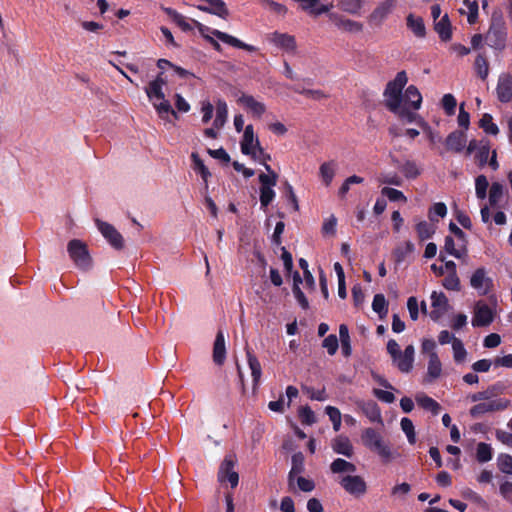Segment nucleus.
<instances>
[{
	"label": "nucleus",
	"instance_id": "64",
	"mask_svg": "<svg viewBox=\"0 0 512 512\" xmlns=\"http://www.w3.org/2000/svg\"><path fill=\"white\" fill-rule=\"evenodd\" d=\"M443 286L447 290L459 291L460 290V280L457 274H448L443 280Z\"/></svg>",
	"mask_w": 512,
	"mask_h": 512
},
{
	"label": "nucleus",
	"instance_id": "54",
	"mask_svg": "<svg viewBox=\"0 0 512 512\" xmlns=\"http://www.w3.org/2000/svg\"><path fill=\"white\" fill-rule=\"evenodd\" d=\"M453 357L455 362L461 363L466 359L467 351L460 339L453 340Z\"/></svg>",
	"mask_w": 512,
	"mask_h": 512
},
{
	"label": "nucleus",
	"instance_id": "58",
	"mask_svg": "<svg viewBox=\"0 0 512 512\" xmlns=\"http://www.w3.org/2000/svg\"><path fill=\"white\" fill-rule=\"evenodd\" d=\"M275 191L270 187H260V204L262 208H266L275 198Z\"/></svg>",
	"mask_w": 512,
	"mask_h": 512
},
{
	"label": "nucleus",
	"instance_id": "4",
	"mask_svg": "<svg viewBox=\"0 0 512 512\" xmlns=\"http://www.w3.org/2000/svg\"><path fill=\"white\" fill-rule=\"evenodd\" d=\"M192 23H193L194 27H196L198 29L199 33L201 34V36L204 39H205V36H209L207 33H211L217 39H219L220 41H222L232 47L243 49L248 52H255L257 50V48L255 46L246 44L243 41L239 40L238 38H236L228 33L222 32L217 29H211L210 27L205 26L204 24L200 23L197 20L192 19Z\"/></svg>",
	"mask_w": 512,
	"mask_h": 512
},
{
	"label": "nucleus",
	"instance_id": "49",
	"mask_svg": "<svg viewBox=\"0 0 512 512\" xmlns=\"http://www.w3.org/2000/svg\"><path fill=\"white\" fill-rule=\"evenodd\" d=\"M497 466L502 473L512 474V456L506 453L499 454Z\"/></svg>",
	"mask_w": 512,
	"mask_h": 512
},
{
	"label": "nucleus",
	"instance_id": "29",
	"mask_svg": "<svg viewBox=\"0 0 512 512\" xmlns=\"http://www.w3.org/2000/svg\"><path fill=\"white\" fill-rule=\"evenodd\" d=\"M361 409L371 422L383 423L380 408L375 401L363 402Z\"/></svg>",
	"mask_w": 512,
	"mask_h": 512
},
{
	"label": "nucleus",
	"instance_id": "3",
	"mask_svg": "<svg viewBox=\"0 0 512 512\" xmlns=\"http://www.w3.org/2000/svg\"><path fill=\"white\" fill-rule=\"evenodd\" d=\"M487 44L498 51L506 47L507 31L505 21L501 14L493 13L490 27L485 35Z\"/></svg>",
	"mask_w": 512,
	"mask_h": 512
},
{
	"label": "nucleus",
	"instance_id": "30",
	"mask_svg": "<svg viewBox=\"0 0 512 512\" xmlns=\"http://www.w3.org/2000/svg\"><path fill=\"white\" fill-rule=\"evenodd\" d=\"M442 372V365L436 352L429 354L427 377L428 381H433L440 377Z\"/></svg>",
	"mask_w": 512,
	"mask_h": 512
},
{
	"label": "nucleus",
	"instance_id": "41",
	"mask_svg": "<svg viewBox=\"0 0 512 512\" xmlns=\"http://www.w3.org/2000/svg\"><path fill=\"white\" fill-rule=\"evenodd\" d=\"M191 158L193 160L194 170L197 171L201 175V178L205 182V187L207 189L208 188V185H207L208 178L211 176L210 171L205 166L204 162L202 161V159L199 157V155L197 153H192Z\"/></svg>",
	"mask_w": 512,
	"mask_h": 512
},
{
	"label": "nucleus",
	"instance_id": "39",
	"mask_svg": "<svg viewBox=\"0 0 512 512\" xmlns=\"http://www.w3.org/2000/svg\"><path fill=\"white\" fill-rule=\"evenodd\" d=\"M414 249L415 246L411 241H406L403 246L396 247L393 252L395 262L397 264L402 263L409 254L414 252Z\"/></svg>",
	"mask_w": 512,
	"mask_h": 512
},
{
	"label": "nucleus",
	"instance_id": "47",
	"mask_svg": "<svg viewBox=\"0 0 512 512\" xmlns=\"http://www.w3.org/2000/svg\"><path fill=\"white\" fill-rule=\"evenodd\" d=\"M339 8L349 14H358L362 7V0H340Z\"/></svg>",
	"mask_w": 512,
	"mask_h": 512
},
{
	"label": "nucleus",
	"instance_id": "14",
	"mask_svg": "<svg viewBox=\"0 0 512 512\" xmlns=\"http://www.w3.org/2000/svg\"><path fill=\"white\" fill-rule=\"evenodd\" d=\"M494 320V313L487 304H478L475 308L472 325L474 327H485Z\"/></svg>",
	"mask_w": 512,
	"mask_h": 512
},
{
	"label": "nucleus",
	"instance_id": "17",
	"mask_svg": "<svg viewBox=\"0 0 512 512\" xmlns=\"http://www.w3.org/2000/svg\"><path fill=\"white\" fill-rule=\"evenodd\" d=\"M396 0H385L380 3L370 14L369 21L371 23L380 24L395 7Z\"/></svg>",
	"mask_w": 512,
	"mask_h": 512
},
{
	"label": "nucleus",
	"instance_id": "52",
	"mask_svg": "<svg viewBox=\"0 0 512 512\" xmlns=\"http://www.w3.org/2000/svg\"><path fill=\"white\" fill-rule=\"evenodd\" d=\"M441 104H442V108L444 109L445 113L448 116H452L455 114L457 101H456V98L454 97V95H452L450 93L445 94L442 97Z\"/></svg>",
	"mask_w": 512,
	"mask_h": 512
},
{
	"label": "nucleus",
	"instance_id": "34",
	"mask_svg": "<svg viewBox=\"0 0 512 512\" xmlns=\"http://www.w3.org/2000/svg\"><path fill=\"white\" fill-rule=\"evenodd\" d=\"M337 164L334 160L324 162L321 164L319 168V175L322 179V182L329 186L335 176Z\"/></svg>",
	"mask_w": 512,
	"mask_h": 512
},
{
	"label": "nucleus",
	"instance_id": "36",
	"mask_svg": "<svg viewBox=\"0 0 512 512\" xmlns=\"http://www.w3.org/2000/svg\"><path fill=\"white\" fill-rule=\"evenodd\" d=\"M356 469L357 468L353 463L348 462L342 458H337L330 464V470L333 474H340L345 472L354 473Z\"/></svg>",
	"mask_w": 512,
	"mask_h": 512
},
{
	"label": "nucleus",
	"instance_id": "9",
	"mask_svg": "<svg viewBox=\"0 0 512 512\" xmlns=\"http://www.w3.org/2000/svg\"><path fill=\"white\" fill-rule=\"evenodd\" d=\"M509 403V400L503 398L478 403L470 409V415L477 418L485 413L503 411L509 406Z\"/></svg>",
	"mask_w": 512,
	"mask_h": 512
},
{
	"label": "nucleus",
	"instance_id": "19",
	"mask_svg": "<svg viewBox=\"0 0 512 512\" xmlns=\"http://www.w3.org/2000/svg\"><path fill=\"white\" fill-rule=\"evenodd\" d=\"M505 386L501 382H496L487 387V389L483 391L476 392L470 396L471 401H485L490 400L499 394L503 393Z\"/></svg>",
	"mask_w": 512,
	"mask_h": 512
},
{
	"label": "nucleus",
	"instance_id": "25",
	"mask_svg": "<svg viewBox=\"0 0 512 512\" xmlns=\"http://www.w3.org/2000/svg\"><path fill=\"white\" fill-rule=\"evenodd\" d=\"M403 101L405 102L404 105L413 110H418L422 104V95L416 86L409 85L404 92Z\"/></svg>",
	"mask_w": 512,
	"mask_h": 512
},
{
	"label": "nucleus",
	"instance_id": "46",
	"mask_svg": "<svg viewBox=\"0 0 512 512\" xmlns=\"http://www.w3.org/2000/svg\"><path fill=\"white\" fill-rule=\"evenodd\" d=\"M416 232L421 241L427 240L433 236L435 233V228L433 225L429 224L427 221H420L416 225Z\"/></svg>",
	"mask_w": 512,
	"mask_h": 512
},
{
	"label": "nucleus",
	"instance_id": "45",
	"mask_svg": "<svg viewBox=\"0 0 512 512\" xmlns=\"http://www.w3.org/2000/svg\"><path fill=\"white\" fill-rule=\"evenodd\" d=\"M479 126L484 130L485 133L491 135H497L499 133L498 126L493 122V118L490 114L485 113L479 121Z\"/></svg>",
	"mask_w": 512,
	"mask_h": 512
},
{
	"label": "nucleus",
	"instance_id": "38",
	"mask_svg": "<svg viewBox=\"0 0 512 512\" xmlns=\"http://www.w3.org/2000/svg\"><path fill=\"white\" fill-rule=\"evenodd\" d=\"M493 457V449L490 444L480 442L476 447V459L479 463H486Z\"/></svg>",
	"mask_w": 512,
	"mask_h": 512
},
{
	"label": "nucleus",
	"instance_id": "12",
	"mask_svg": "<svg viewBox=\"0 0 512 512\" xmlns=\"http://www.w3.org/2000/svg\"><path fill=\"white\" fill-rule=\"evenodd\" d=\"M496 94L501 103L512 102V75L501 74L499 76Z\"/></svg>",
	"mask_w": 512,
	"mask_h": 512
},
{
	"label": "nucleus",
	"instance_id": "57",
	"mask_svg": "<svg viewBox=\"0 0 512 512\" xmlns=\"http://www.w3.org/2000/svg\"><path fill=\"white\" fill-rule=\"evenodd\" d=\"M490 153V146L488 143L480 145L478 151L475 153V159L480 167H484L488 163Z\"/></svg>",
	"mask_w": 512,
	"mask_h": 512
},
{
	"label": "nucleus",
	"instance_id": "32",
	"mask_svg": "<svg viewBox=\"0 0 512 512\" xmlns=\"http://www.w3.org/2000/svg\"><path fill=\"white\" fill-rule=\"evenodd\" d=\"M476 75L485 81L489 75V62L485 53H478L474 61Z\"/></svg>",
	"mask_w": 512,
	"mask_h": 512
},
{
	"label": "nucleus",
	"instance_id": "5",
	"mask_svg": "<svg viewBox=\"0 0 512 512\" xmlns=\"http://www.w3.org/2000/svg\"><path fill=\"white\" fill-rule=\"evenodd\" d=\"M67 251L76 267L82 270H88L91 267L92 259L87 245L79 240L72 239L68 242Z\"/></svg>",
	"mask_w": 512,
	"mask_h": 512
},
{
	"label": "nucleus",
	"instance_id": "11",
	"mask_svg": "<svg viewBox=\"0 0 512 512\" xmlns=\"http://www.w3.org/2000/svg\"><path fill=\"white\" fill-rule=\"evenodd\" d=\"M201 2L205 4L197 6L200 11L216 15L222 19L229 17V10L223 0H201Z\"/></svg>",
	"mask_w": 512,
	"mask_h": 512
},
{
	"label": "nucleus",
	"instance_id": "13",
	"mask_svg": "<svg viewBox=\"0 0 512 512\" xmlns=\"http://www.w3.org/2000/svg\"><path fill=\"white\" fill-rule=\"evenodd\" d=\"M431 301L433 309L430 312V318L434 321H438L448 310V299L444 293L434 291L431 294Z\"/></svg>",
	"mask_w": 512,
	"mask_h": 512
},
{
	"label": "nucleus",
	"instance_id": "59",
	"mask_svg": "<svg viewBox=\"0 0 512 512\" xmlns=\"http://www.w3.org/2000/svg\"><path fill=\"white\" fill-rule=\"evenodd\" d=\"M299 418L302 424L305 425H312L316 421L315 414L309 406H303L300 408Z\"/></svg>",
	"mask_w": 512,
	"mask_h": 512
},
{
	"label": "nucleus",
	"instance_id": "62",
	"mask_svg": "<svg viewBox=\"0 0 512 512\" xmlns=\"http://www.w3.org/2000/svg\"><path fill=\"white\" fill-rule=\"evenodd\" d=\"M446 214H447V207H446L445 203L438 202V203H435L432 206V208L430 209L429 219L431 221H437V219L434 217L435 215L443 218V217H445Z\"/></svg>",
	"mask_w": 512,
	"mask_h": 512
},
{
	"label": "nucleus",
	"instance_id": "50",
	"mask_svg": "<svg viewBox=\"0 0 512 512\" xmlns=\"http://www.w3.org/2000/svg\"><path fill=\"white\" fill-rule=\"evenodd\" d=\"M400 425H401L402 431L407 436L408 442L410 444H415L416 434H415L413 422L409 418L404 417L401 419Z\"/></svg>",
	"mask_w": 512,
	"mask_h": 512
},
{
	"label": "nucleus",
	"instance_id": "7",
	"mask_svg": "<svg viewBox=\"0 0 512 512\" xmlns=\"http://www.w3.org/2000/svg\"><path fill=\"white\" fill-rule=\"evenodd\" d=\"M235 463L236 461L233 456H226L221 463L218 472V480L221 482L228 481L231 488L237 487L239 483V475L234 470Z\"/></svg>",
	"mask_w": 512,
	"mask_h": 512
},
{
	"label": "nucleus",
	"instance_id": "37",
	"mask_svg": "<svg viewBox=\"0 0 512 512\" xmlns=\"http://www.w3.org/2000/svg\"><path fill=\"white\" fill-rule=\"evenodd\" d=\"M265 170L268 172V174L261 173L258 177L261 184L260 187L273 188L277 184L278 174L272 170L269 164H265Z\"/></svg>",
	"mask_w": 512,
	"mask_h": 512
},
{
	"label": "nucleus",
	"instance_id": "31",
	"mask_svg": "<svg viewBox=\"0 0 512 512\" xmlns=\"http://www.w3.org/2000/svg\"><path fill=\"white\" fill-rule=\"evenodd\" d=\"M406 24L416 37L424 38L426 36V27L421 17H415L413 14H409L406 19Z\"/></svg>",
	"mask_w": 512,
	"mask_h": 512
},
{
	"label": "nucleus",
	"instance_id": "6",
	"mask_svg": "<svg viewBox=\"0 0 512 512\" xmlns=\"http://www.w3.org/2000/svg\"><path fill=\"white\" fill-rule=\"evenodd\" d=\"M96 225L103 237L114 249L122 250L124 248V238L113 225L99 219H96Z\"/></svg>",
	"mask_w": 512,
	"mask_h": 512
},
{
	"label": "nucleus",
	"instance_id": "56",
	"mask_svg": "<svg viewBox=\"0 0 512 512\" xmlns=\"http://www.w3.org/2000/svg\"><path fill=\"white\" fill-rule=\"evenodd\" d=\"M503 194V186L498 183L494 182L489 191V204L494 207L497 205L499 199L502 197Z\"/></svg>",
	"mask_w": 512,
	"mask_h": 512
},
{
	"label": "nucleus",
	"instance_id": "16",
	"mask_svg": "<svg viewBox=\"0 0 512 512\" xmlns=\"http://www.w3.org/2000/svg\"><path fill=\"white\" fill-rule=\"evenodd\" d=\"M467 137L464 131L455 130L451 132L445 140L447 150L460 153L465 148Z\"/></svg>",
	"mask_w": 512,
	"mask_h": 512
},
{
	"label": "nucleus",
	"instance_id": "63",
	"mask_svg": "<svg viewBox=\"0 0 512 512\" xmlns=\"http://www.w3.org/2000/svg\"><path fill=\"white\" fill-rule=\"evenodd\" d=\"M413 359L412 358H406V355H404L402 352L400 353V357L397 358L396 361H394L398 367V369L401 372L408 373L411 371L413 367Z\"/></svg>",
	"mask_w": 512,
	"mask_h": 512
},
{
	"label": "nucleus",
	"instance_id": "43",
	"mask_svg": "<svg viewBox=\"0 0 512 512\" xmlns=\"http://www.w3.org/2000/svg\"><path fill=\"white\" fill-rule=\"evenodd\" d=\"M399 168L407 179H416L421 173L416 162L412 160L405 161Z\"/></svg>",
	"mask_w": 512,
	"mask_h": 512
},
{
	"label": "nucleus",
	"instance_id": "22",
	"mask_svg": "<svg viewBox=\"0 0 512 512\" xmlns=\"http://www.w3.org/2000/svg\"><path fill=\"white\" fill-rule=\"evenodd\" d=\"M226 359L225 337L222 330H218L213 345V361L222 365Z\"/></svg>",
	"mask_w": 512,
	"mask_h": 512
},
{
	"label": "nucleus",
	"instance_id": "42",
	"mask_svg": "<svg viewBox=\"0 0 512 512\" xmlns=\"http://www.w3.org/2000/svg\"><path fill=\"white\" fill-rule=\"evenodd\" d=\"M372 309L380 318H383L388 313V302L383 294H376L373 298Z\"/></svg>",
	"mask_w": 512,
	"mask_h": 512
},
{
	"label": "nucleus",
	"instance_id": "51",
	"mask_svg": "<svg viewBox=\"0 0 512 512\" xmlns=\"http://www.w3.org/2000/svg\"><path fill=\"white\" fill-rule=\"evenodd\" d=\"M489 186L488 180L485 175L477 176L475 180V191L477 198L483 200L487 196V188Z\"/></svg>",
	"mask_w": 512,
	"mask_h": 512
},
{
	"label": "nucleus",
	"instance_id": "21",
	"mask_svg": "<svg viewBox=\"0 0 512 512\" xmlns=\"http://www.w3.org/2000/svg\"><path fill=\"white\" fill-rule=\"evenodd\" d=\"M271 42L277 47L288 52H294L296 49L295 37L287 33L274 32L271 35Z\"/></svg>",
	"mask_w": 512,
	"mask_h": 512
},
{
	"label": "nucleus",
	"instance_id": "24",
	"mask_svg": "<svg viewBox=\"0 0 512 512\" xmlns=\"http://www.w3.org/2000/svg\"><path fill=\"white\" fill-rule=\"evenodd\" d=\"M333 451L337 454L344 455L348 458L354 454L353 445L350 439L346 436H337L331 444Z\"/></svg>",
	"mask_w": 512,
	"mask_h": 512
},
{
	"label": "nucleus",
	"instance_id": "15",
	"mask_svg": "<svg viewBox=\"0 0 512 512\" xmlns=\"http://www.w3.org/2000/svg\"><path fill=\"white\" fill-rule=\"evenodd\" d=\"M470 285L474 289L479 290L480 294L485 295L492 287V280L486 277V271L484 268H478L471 276Z\"/></svg>",
	"mask_w": 512,
	"mask_h": 512
},
{
	"label": "nucleus",
	"instance_id": "61",
	"mask_svg": "<svg viewBox=\"0 0 512 512\" xmlns=\"http://www.w3.org/2000/svg\"><path fill=\"white\" fill-rule=\"evenodd\" d=\"M322 346L327 349L329 355H334L339 347L338 339L336 335H328L322 342Z\"/></svg>",
	"mask_w": 512,
	"mask_h": 512
},
{
	"label": "nucleus",
	"instance_id": "48",
	"mask_svg": "<svg viewBox=\"0 0 512 512\" xmlns=\"http://www.w3.org/2000/svg\"><path fill=\"white\" fill-rule=\"evenodd\" d=\"M417 401L423 409L430 411L433 415H437L441 409L440 404L429 396L418 398Z\"/></svg>",
	"mask_w": 512,
	"mask_h": 512
},
{
	"label": "nucleus",
	"instance_id": "10",
	"mask_svg": "<svg viewBox=\"0 0 512 512\" xmlns=\"http://www.w3.org/2000/svg\"><path fill=\"white\" fill-rule=\"evenodd\" d=\"M256 139L258 138L254 135L253 125H247L240 142V148L244 155L250 156L252 159H257Z\"/></svg>",
	"mask_w": 512,
	"mask_h": 512
},
{
	"label": "nucleus",
	"instance_id": "33",
	"mask_svg": "<svg viewBox=\"0 0 512 512\" xmlns=\"http://www.w3.org/2000/svg\"><path fill=\"white\" fill-rule=\"evenodd\" d=\"M163 10L172 19V21L176 23L184 32L193 30V23L187 21L185 16L169 7L163 8Z\"/></svg>",
	"mask_w": 512,
	"mask_h": 512
},
{
	"label": "nucleus",
	"instance_id": "27",
	"mask_svg": "<svg viewBox=\"0 0 512 512\" xmlns=\"http://www.w3.org/2000/svg\"><path fill=\"white\" fill-rule=\"evenodd\" d=\"M397 115L398 118L407 123L417 122L422 127H427V123L414 111L410 110V107L406 105L399 106V110L392 112Z\"/></svg>",
	"mask_w": 512,
	"mask_h": 512
},
{
	"label": "nucleus",
	"instance_id": "1",
	"mask_svg": "<svg viewBox=\"0 0 512 512\" xmlns=\"http://www.w3.org/2000/svg\"><path fill=\"white\" fill-rule=\"evenodd\" d=\"M408 82L406 71H399L395 78L386 84L383 92L384 105L390 112L399 110L402 105L404 94L403 89Z\"/></svg>",
	"mask_w": 512,
	"mask_h": 512
},
{
	"label": "nucleus",
	"instance_id": "40",
	"mask_svg": "<svg viewBox=\"0 0 512 512\" xmlns=\"http://www.w3.org/2000/svg\"><path fill=\"white\" fill-rule=\"evenodd\" d=\"M339 337L341 341L342 353L345 357L351 355V343L349 336V329L347 325L341 324L339 327Z\"/></svg>",
	"mask_w": 512,
	"mask_h": 512
},
{
	"label": "nucleus",
	"instance_id": "35",
	"mask_svg": "<svg viewBox=\"0 0 512 512\" xmlns=\"http://www.w3.org/2000/svg\"><path fill=\"white\" fill-rule=\"evenodd\" d=\"M228 116V107L224 100L218 99L216 102V117L213 122V126L216 129H220L224 126Z\"/></svg>",
	"mask_w": 512,
	"mask_h": 512
},
{
	"label": "nucleus",
	"instance_id": "44",
	"mask_svg": "<svg viewBox=\"0 0 512 512\" xmlns=\"http://www.w3.org/2000/svg\"><path fill=\"white\" fill-rule=\"evenodd\" d=\"M160 102L153 103L154 108L162 119H165L169 114L173 115L176 119L178 118L177 112L172 109V106L165 98L160 99Z\"/></svg>",
	"mask_w": 512,
	"mask_h": 512
},
{
	"label": "nucleus",
	"instance_id": "55",
	"mask_svg": "<svg viewBox=\"0 0 512 512\" xmlns=\"http://www.w3.org/2000/svg\"><path fill=\"white\" fill-rule=\"evenodd\" d=\"M325 411H326V414L329 416L330 421L333 424V429L335 431H339V429L341 427V413H340V410L338 408H336V407H333V406H327Z\"/></svg>",
	"mask_w": 512,
	"mask_h": 512
},
{
	"label": "nucleus",
	"instance_id": "18",
	"mask_svg": "<svg viewBox=\"0 0 512 512\" xmlns=\"http://www.w3.org/2000/svg\"><path fill=\"white\" fill-rule=\"evenodd\" d=\"M245 351H246L248 366L251 370L253 387L256 388L259 385V382H260V379L262 376L261 364L251 348L246 346Z\"/></svg>",
	"mask_w": 512,
	"mask_h": 512
},
{
	"label": "nucleus",
	"instance_id": "8",
	"mask_svg": "<svg viewBox=\"0 0 512 512\" xmlns=\"http://www.w3.org/2000/svg\"><path fill=\"white\" fill-rule=\"evenodd\" d=\"M341 487L349 494L359 497L366 493L367 485L359 475H347L340 480Z\"/></svg>",
	"mask_w": 512,
	"mask_h": 512
},
{
	"label": "nucleus",
	"instance_id": "20",
	"mask_svg": "<svg viewBox=\"0 0 512 512\" xmlns=\"http://www.w3.org/2000/svg\"><path fill=\"white\" fill-rule=\"evenodd\" d=\"M291 462H292V466H291V469H290V471L288 473V485H289L290 488L293 487L296 476L300 475L305 470V466H304L305 457H304V454L302 452L294 453L292 455Z\"/></svg>",
	"mask_w": 512,
	"mask_h": 512
},
{
	"label": "nucleus",
	"instance_id": "26",
	"mask_svg": "<svg viewBox=\"0 0 512 512\" xmlns=\"http://www.w3.org/2000/svg\"><path fill=\"white\" fill-rule=\"evenodd\" d=\"M239 102L247 109H249L252 112V114L256 117H261L266 111L264 103L257 101L251 95L243 94L239 98Z\"/></svg>",
	"mask_w": 512,
	"mask_h": 512
},
{
	"label": "nucleus",
	"instance_id": "2",
	"mask_svg": "<svg viewBox=\"0 0 512 512\" xmlns=\"http://www.w3.org/2000/svg\"><path fill=\"white\" fill-rule=\"evenodd\" d=\"M363 445L377 453L384 463H388L393 459V453L389 445L385 444L382 436L374 428H366L361 435Z\"/></svg>",
	"mask_w": 512,
	"mask_h": 512
},
{
	"label": "nucleus",
	"instance_id": "53",
	"mask_svg": "<svg viewBox=\"0 0 512 512\" xmlns=\"http://www.w3.org/2000/svg\"><path fill=\"white\" fill-rule=\"evenodd\" d=\"M145 92H146L147 97L151 101L154 99L160 100V99L165 98V94L163 92V87L152 82V81L145 88Z\"/></svg>",
	"mask_w": 512,
	"mask_h": 512
},
{
	"label": "nucleus",
	"instance_id": "60",
	"mask_svg": "<svg viewBox=\"0 0 512 512\" xmlns=\"http://www.w3.org/2000/svg\"><path fill=\"white\" fill-rule=\"evenodd\" d=\"M382 195L386 196L390 201H406V197L402 191L395 188L384 187L381 190Z\"/></svg>",
	"mask_w": 512,
	"mask_h": 512
},
{
	"label": "nucleus",
	"instance_id": "28",
	"mask_svg": "<svg viewBox=\"0 0 512 512\" xmlns=\"http://www.w3.org/2000/svg\"><path fill=\"white\" fill-rule=\"evenodd\" d=\"M434 29L442 41L447 42L452 38V26L448 14L443 15L439 21H435Z\"/></svg>",
	"mask_w": 512,
	"mask_h": 512
},
{
	"label": "nucleus",
	"instance_id": "23",
	"mask_svg": "<svg viewBox=\"0 0 512 512\" xmlns=\"http://www.w3.org/2000/svg\"><path fill=\"white\" fill-rule=\"evenodd\" d=\"M330 18L334 21L335 25L347 32H361L363 30V25L360 22L344 18L343 16L337 14H330Z\"/></svg>",
	"mask_w": 512,
	"mask_h": 512
}]
</instances>
